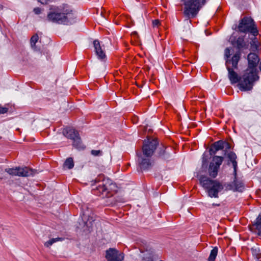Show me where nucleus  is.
Wrapping results in <instances>:
<instances>
[{"instance_id": "4", "label": "nucleus", "mask_w": 261, "mask_h": 261, "mask_svg": "<svg viewBox=\"0 0 261 261\" xmlns=\"http://www.w3.org/2000/svg\"><path fill=\"white\" fill-rule=\"evenodd\" d=\"M200 185L206 190L207 195L211 198H218L219 193L224 189V186L217 180L210 179L206 176L199 177Z\"/></svg>"}, {"instance_id": "27", "label": "nucleus", "mask_w": 261, "mask_h": 261, "mask_svg": "<svg viewBox=\"0 0 261 261\" xmlns=\"http://www.w3.org/2000/svg\"><path fill=\"white\" fill-rule=\"evenodd\" d=\"M91 153L94 156H100L102 155V151L99 150H92Z\"/></svg>"}, {"instance_id": "23", "label": "nucleus", "mask_w": 261, "mask_h": 261, "mask_svg": "<svg viewBox=\"0 0 261 261\" xmlns=\"http://www.w3.org/2000/svg\"><path fill=\"white\" fill-rule=\"evenodd\" d=\"M39 37L37 34L34 35L31 38L30 43L31 47L34 49H36V43L38 40Z\"/></svg>"}, {"instance_id": "6", "label": "nucleus", "mask_w": 261, "mask_h": 261, "mask_svg": "<svg viewBox=\"0 0 261 261\" xmlns=\"http://www.w3.org/2000/svg\"><path fill=\"white\" fill-rule=\"evenodd\" d=\"M111 185V181L110 180L103 179L99 181L98 186L93 189L94 194L102 198L110 196L109 187Z\"/></svg>"}, {"instance_id": "25", "label": "nucleus", "mask_w": 261, "mask_h": 261, "mask_svg": "<svg viewBox=\"0 0 261 261\" xmlns=\"http://www.w3.org/2000/svg\"><path fill=\"white\" fill-rule=\"evenodd\" d=\"M83 215V219L84 221H85L87 219V222H86L85 224L86 225L88 226V221H89V223H91V221L89 219V217H90V213H89V211L87 210V211L84 212Z\"/></svg>"}, {"instance_id": "16", "label": "nucleus", "mask_w": 261, "mask_h": 261, "mask_svg": "<svg viewBox=\"0 0 261 261\" xmlns=\"http://www.w3.org/2000/svg\"><path fill=\"white\" fill-rule=\"evenodd\" d=\"M72 145L76 149H84L85 146L82 144L81 138L79 135L76 137L73 140Z\"/></svg>"}, {"instance_id": "21", "label": "nucleus", "mask_w": 261, "mask_h": 261, "mask_svg": "<svg viewBox=\"0 0 261 261\" xmlns=\"http://www.w3.org/2000/svg\"><path fill=\"white\" fill-rule=\"evenodd\" d=\"M63 239L62 238H56L50 239L49 241L44 243V246L46 247H50L54 243L58 241H62Z\"/></svg>"}, {"instance_id": "3", "label": "nucleus", "mask_w": 261, "mask_h": 261, "mask_svg": "<svg viewBox=\"0 0 261 261\" xmlns=\"http://www.w3.org/2000/svg\"><path fill=\"white\" fill-rule=\"evenodd\" d=\"M158 144L157 140L145 141L142 147V154L138 156V162L142 169H147L152 165L150 158L153 154Z\"/></svg>"}, {"instance_id": "5", "label": "nucleus", "mask_w": 261, "mask_h": 261, "mask_svg": "<svg viewBox=\"0 0 261 261\" xmlns=\"http://www.w3.org/2000/svg\"><path fill=\"white\" fill-rule=\"evenodd\" d=\"M238 29L241 32H249L252 36H256L258 34V31L255 27L253 20L250 17H244L239 24Z\"/></svg>"}, {"instance_id": "1", "label": "nucleus", "mask_w": 261, "mask_h": 261, "mask_svg": "<svg viewBox=\"0 0 261 261\" xmlns=\"http://www.w3.org/2000/svg\"><path fill=\"white\" fill-rule=\"evenodd\" d=\"M74 15L67 4L50 6L46 16V20L55 23L69 24L73 22Z\"/></svg>"}, {"instance_id": "7", "label": "nucleus", "mask_w": 261, "mask_h": 261, "mask_svg": "<svg viewBox=\"0 0 261 261\" xmlns=\"http://www.w3.org/2000/svg\"><path fill=\"white\" fill-rule=\"evenodd\" d=\"M222 156L215 155L213 157L212 162L210 164L208 172L209 175L212 177L215 178L217 174L220 165L223 161Z\"/></svg>"}, {"instance_id": "30", "label": "nucleus", "mask_w": 261, "mask_h": 261, "mask_svg": "<svg viewBox=\"0 0 261 261\" xmlns=\"http://www.w3.org/2000/svg\"><path fill=\"white\" fill-rule=\"evenodd\" d=\"M33 11L36 14H39L41 13L42 10L40 8L37 7L34 9Z\"/></svg>"}, {"instance_id": "15", "label": "nucleus", "mask_w": 261, "mask_h": 261, "mask_svg": "<svg viewBox=\"0 0 261 261\" xmlns=\"http://www.w3.org/2000/svg\"><path fill=\"white\" fill-rule=\"evenodd\" d=\"M240 54L239 53L236 54L233 56L232 59L231 60H227L226 61V67H227V65H230L231 64V67L233 68H237L238 67V63L240 60Z\"/></svg>"}, {"instance_id": "14", "label": "nucleus", "mask_w": 261, "mask_h": 261, "mask_svg": "<svg viewBox=\"0 0 261 261\" xmlns=\"http://www.w3.org/2000/svg\"><path fill=\"white\" fill-rule=\"evenodd\" d=\"M93 45L94 47L96 55L99 59L103 60L106 58V56L104 51L101 48L100 43L98 40H94L93 41Z\"/></svg>"}, {"instance_id": "17", "label": "nucleus", "mask_w": 261, "mask_h": 261, "mask_svg": "<svg viewBox=\"0 0 261 261\" xmlns=\"http://www.w3.org/2000/svg\"><path fill=\"white\" fill-rule=\"evenodd\" d=\"M252 255L257 259V261H261V252L257 246H254L251 248Z\"/></svg>"}, {"instance_id": "2", "label": "nucleus", "mask_w": 261, "mask_h": 261, "mask_svg": "<svg viewBox=\"0 0 261 261\" xmlns=\"http://www.w3.org/2000/svg\"><path fill=\"white\" fill-rule=\"evenodd\" d=\"M258 56L254 53H250L248 56V67L243 75V80L240 83L242 88L245 90L252 89L253 83L258 79L256 66L259 62Z\"/></svg>"}, {"instance_id": "13", "label": "nucleus", "mask_w": 261, "mask_h": 261, "mask_svg": "<svg viewBox=\"0 0 261 261\" xmlns=\"http://www.w3.org/2000/svg\"><path fill=\"white\" fill-rule=\"evenodd\" d=\"M63 134L66 138L72 140L79 135L78 132L72 127H67L64 128L63 130Z\"/></svg>"}, {"instance_id": "22", "label": "nucleus", "mask_w": 261, "mask_h": 261, "mask_svg": "<svg viewBox=\"0 0 261 261\" xmlns=\"http://www.w3.org/2000/svg\"><path fill=\"white\" fill-rule=\"evenodd\" d=\"M256 36H252L251 37V41L250 42L251 44V48L252 50H255L258 47V41L255 37Z\"/></svg>"}, {"instance_id": "24", "label": "nucleus", "mask_w": 261, "mask_h": 261, "mask_svg": "<svg viewBox=\"0 0 261 261\" xmlns=\"http://www.w3.org/2000/svg\"><path fill=\"white\" fill-rule=\"evenodd\" d=\"M255 225L256 228L258 230L259 234H261V213L259 214V215L256 218Z\"/></svg>"}, {"instance_id": "12", "label": "nucleus", "mask_w": 261, "mask_h": 261, "mask_svg": "<svg viewBox=\"0 0 261 261\" xmlns=\"http://www.w3.org/2000/svg\"><path fill=\"white\" fill-rule=\"evenodd\" d=\"M226 188L229 190L242 192L244 189V185L241 181L234 180L232 183L228 184Z\"/></svg>"}, {"instance_id": "20", "label": "nucleus", "mask_w": 261, "mask_h": 261, "mask_svg": "<svg viewBox=\"0 0 261 261\" xmlns=\"http://www.w3.org/2000/svg\"><path fill=\"white\" fill-rule=\"evenodd\" d=\"M218 254V248L214 247L211 251L208 261H215Z\"/></svg>"}, {"instance_id": "29", "label": "nucleus", "mask_w": 261, "mask_h": 261, "mask_svg": "<svg viewBox=\"0 0 261 261\" xmlns=\"http://www.w3.org/2000/svg\"><path fill=\"white\" fill-rule=\"evenodd\" d=\"M8 108L6 107H3L0 106V114H3L7 113Z\"/></svg>"}, {"instance_id": "19", "label": "nucleus", "mask_w": 261, "mask_h": 261, "mask_svg": "<svg viewBox=\"0 0 261 261\" xmlns=\"http://www.w3.org/2000/svg\"><path fill=\"white\" fill-rule=\"evenodd\" d=\"M74 167V162L73 159L72 158H68L65 161L63 167L64 168H67L68 169H71L73 168Z\"/></svg>"}, {"instance_id": "31", "label": "nucleus", "mask_w": 261, "mask_h": 261, "mask_svg": "<svg viewBox=\"0 0 261 261\" xmlns=\"http://www.w3.org/2000/svg\"><path fill=\"white\" fill-rule=\"evenodd\" d=\"M230 50L228 48H226L225 49V56L227 58H229L230 56Z\"/></svg>"}, {"instance_id": "10", "label": "nucleus", "mask_w": 261, "mask_h": 261, "mask_svg": "<svg viewBox=\"0 0 261 261\" xmlns=\"http://www.w3.org/2000/svg\"><path fill=\"white\" fill-rule=\"evenodd\" d=\"M227 69L228 71V78L230 81V83L233 84L239 82V86L240 87V90L245 91L243 88H242L240 86V83L243 80V76L242 77L239 76L238 74L233 71V69L230 65H227Z\"/></svg>"}, {"instance_id": "11", "label": "nucleus", "mask_w": 261, "mask_h": 261, "mask_svg": "<svg viewBox=\"0 0 261 261\" xmlns=\"http://www.w3.org/2000/svg\"><path fill=\"white\" fill-rule=\"evenodd\" d=\"M225 145L228 146V148L229 147V145L227 143L222 141H219L215 142L213 144L212 147L210 150V154H215L218 150L223 149Z\"/></svg>"}, {"instance_id": "33", "label": "nucleus", "mask_w": 261, "mask_h": 261, "mask_svg": "<svg viewBox=\"0 0 261 261\" xmlns=\"http://www.w3.org/2000/svg\"><path fill=\"white\" fill-rule=\"evenodd\" d=\"M207 163V160L206 159H203L202 160V166H203L204 164H206Z\"/></svg>"}, {"instance_id": "32", "label": "nucleus", "mask_w": 261, "mask_h": 261, "mask_svg": "<svg viewBox=\"0 0 261 261\" xmlns=\"http://www.w3.org/2000/svg\"><path fill=\"white\" fill-rule=\"evenodd\" d=\"M160 21L158 19L152 21V25L153 27H158L160 24Z\"/></svg>"}, {"instance_id": "28", "label": "nucleus", "mask_w": 261, "mask_h": 261, "mask_svg": "<svg viewBox=\"0 0 261 261\" xmlns=\"http://www.w3.org/2000/svg\"><path fill=\"white\" fill-rule=\"evenodd\" d=\"M54 0H38V2H40L41 4L45 5L54 2Z\"/></svg>"}, {"instance_id": "26", "label": "nucleus", "mask_w": 261, "mask_h": 261, "mask_svg": "<svg viewBox=\"0 0 261 261\" xmlns=\"http://www.w3.org/2000/svg\"><path fill=\"white\" fill-rule=\"evenodd\" d=\"M243 41L244 40L243 38H238V39L237 41V44L238 48H240L243 47Z\"/></svg>"}, {"instance_id": "9", "label": "nucleus", "mask_w": 261, "mask_h": 261, "mask_svg": "<svg viewBox=\"0 0 261 261\" xmlns=\"http://www.w3.org/2000/svg\"><path fill=\"white\" fill-rule=\"evenodd\" d=\"M105 257L108 261H122L124 254L115 248H109L106 251Z\"/></svg>"}, {"instance_id": "8", "label": "nucleus", "mask_w": 261, "mask_h": 261, "mask_svg": "<svg viewBox=\"0 0 261 261\" xmlns=\"http://www.w3.org/2000/svg\"><path fill=\"white\" fill-rule=\"evenodd\" d=\"M5 171L11 176L26 177L33 175V171L27 167L6 168Z\"/></svg>"}, {"instance_id": "18", "label": "nucleus", "mask_w": 261, "mask_h": 261, "mask_svg": "<svg viewBox=\"0 0 261 261\" xmlns=\"http://www.w3.org/2000/svg\"><path fill=\"white\" fill-rule=\"evenodd\" d=\"M227 156L229 160L231 162L233 167L234 168V171L236 172L237 167V162L236 161V154L233 152H230L228 154Z\"/></svg>"}]
</instances>
